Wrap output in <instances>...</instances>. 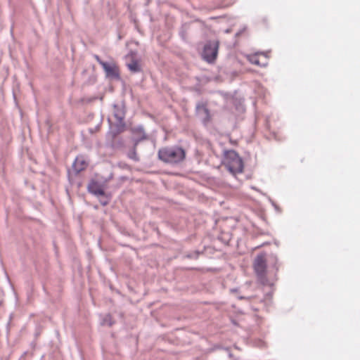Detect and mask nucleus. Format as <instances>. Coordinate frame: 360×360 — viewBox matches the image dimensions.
I'll use <instances>...</instances> for the list:
<instances>
[{
    "label": "nucleus",
    "instance_id": "39448f33",
    "mask_svg": "<svg viewBox=\"0 0 360 360\" xmlns=\"http://www.w3.org/2000/svg\"><path fill=\"white\" fill-rule=\"evenodd\" d=\"M218 48V41H209L204 46L202 53V58L209 63L213 62L217 58Z\"/></svg>",
    "mask_w": 360,
    "mask_h": 360
},
{
    "label": "nucleus",
    "instance_id": "ddd939ff",
    "mask_svg": "<svg viewBox=\"0 0 360 360\" xmlns=\"http://www.w3.org/2000/svg\"><path fill=\"white\" fill-rule=\"evenodd\" d=\"M100 197L101 198L99 199V202L103 206L107 205L111 199V195L106 193H105L104 195H100Z\"/></svg>",
    "mask_w": 360,
    "mask_h": 360
},
{
    "label": "nucleus",
    "instance_id": "0eeeda50",
    "mask_svg": "<svg viewBox=\"0 0 360 360\" xmlns=\"http://www.w3.org/2000/svg\"><path fill=\"white\" fill-rule=\"evenodd\" d=\"M87 190L89 193L96 197L105 195L103 186L95 180H91L89 183Z\"/></svg>",
    "mask_w": 360,
    "mask_h": 360
},
{
    "label": "nucleus",
    "instance_id": "1a4fd4ad",
    "mask_svg": "<svg viewBox=\"0 0 360 360\" xmlns=\"http://www.w3.org/2000/svg\"><path fill=\"white\" fill-rule=\"evenodd\" d=\"M86 166L87 162L82 157H77L72 165L73 169L77 174L84 170Z\"/></svg>",
    "mask_w": 360,
    "mask_h": 360
},
{
    "label": "nucleus",
    "instance_id": "dca6fc26",
    "mask_svg": "<svg viewBox=\"0 0 360 360\" xmlns=\"http://www.w3.org/2000/svg\"><path fill=\"white\" fill-rule=\"evenodd\" d=\"M94 58L99 63V65L102 67V64H105L106 62L102 60L101 58L98 55H94Z\"/></svg>",
    "mask_w": 360,
    "mask_h": 360
},
{
    "label": "nucleus",
    "instance_id": "423d86ee",
    "mask_svg": "<svg viewBox=\"0 0 360 360\" xmlns=\"http://www.w3.org/2000/svg\"><path fill=\"white\" fill-rule=\"evenodd\" d=\"M102 68L108 78L120 79V71L117 64L114 62L102 64Z\"/></svg>",
    "mask_w": 360,
    "mask_h": 360
},
{
    "label": "nucleus",
    "instance_id": "7ed1b4c3",
    "mask_svg": "<svg viewBox=\"0 0 360 360\" xmlns=\"http://www.w3.org/2000/svg\"><path fill=\"white\" fill-rule=\"evenodd\" d=\"M253 266L258 281L262 285H271L266 278V261L264 255H258L255 257Z\"/></svg>",
    "mask_w": 360,
    "mask_h": 360
},
{
    "label": "nucleus",
    "instance_id": "20e7f679",
    "mask_svg": "<svg viewBox=\"0 0 360 360\" xmlns=\"http://www.w3.org/2000/svg\"><path fill=\"white\" fill-rule=\"evenodd\" d=\"M114 108V117L116 120V122L114 124L113 127L115 128L114 135H117L121 132H122L125 129V110L122 104H115L113 105Z\"/></svg>",
    "mask_w": 360,
    "mask_h": 360
},
{
    "label": "nucleus",
    "instance_id": "2eb2a0df",
    "mask_svg": "<svg viewBox=\"0 0 360 360\" xmlns=\"http://www.w3.org/2000/svg\"><path fill=\"white\" fill-rule=\"evenodd\" d=\"M101 324L111 326L113 324V322L112 321L111 316L110 314L105 315L101 321Z\"/></svg>",
    "mask_w": 360,
    "mask_h": 360
},
{
    "label": "nucleus",
    "instance_id": "4468645a",
    "mask_svg": "<svg viewBox=\"0 0 360 360\" xmlns=\"http://www.w3.org/2000/svg\"><path fill=\"white\" fill-rule=\"evenodd\" d=\"M250 61L251 63L259 65V66H265L266 63H261L258 58V53L255 56H252L250 58Z\"/></svg>",
    "mask_w": 360,
    "mask_h": 360
},
{
    "label": "nucleus",
    "instance_id": "9b49d317",
    "mask_svg": "<svg viewBox=\"0 0 360 360\" xmlns=\"http://www.w3.org/2000/svg\"><path fill=\"white\" fill-rule=\"evenodd\" d=\"M127 67L132 72H139L141 71V68L137 60H132L131 63L127 64Z\"/></svg>",
    "mask_w": 360,
    "mask_h": 360
},
{
    "label": "nucleus",
    "instance_id": "f03ea898",
    "mask_svg": "<svg viewBox=\"0 0 360 360\" xmlns=\"http://www.w3.org/2000/svg\"><path fill=\"white\" fill-rule=\"evenodd\" d=\"M224 166L233 175L242 173L243 171V160L234 150H229L226 153Z\"/></svg>",
    "mask_w": 360,
    "mask_h": 360
},
{
    "label": "nucleus",
    "instance_id": "f257e3e1",
    "mask_svg": "<svg viewBox=\"0 0 360 360\" xmlns=\"http://www.w3.org/2000/svg\"><path fill=\"white\" fill-rule=\"evenodd\" d=\"M185 156L184 150L180 147H167L158 151V157L161 160L172 164L180 162Z\"/></svg>",
    "mask_w": 360,
    "mask_h": 360
},
{
    "label": "nucleus",
    "instance_id": "9d476101",
    "mask_svg": "<svg viewBox=\"0 0 360 360\" xmlns=\"http://www.w3.org/2000/svg\"><path fill=\"white\" fill-rule=\"evenodd\" d=\"M197 111L199 115H204V117H203L204 123H206L210 120L209 110L204 105L198 104L197 105Z\"/></svg>",
    "mask_w": 360,
    "mask_h": 360
},
{
    "label": "nucleus",
    "instance_id": "6e6552de",
    "mask_svg": "<svg viewBox=\"0 0 360 360\" xmlns=\"http://www.w3.org/2000/svg\"><path fill=\"white\" fill-rule=\"evenodd\" d=\"M131 131L133 134L136 136V137L134 138L135 146H136L140 141L145 140L147 138L143 128L141 126L132 128Z\"/></svg>",
    "mask_w": 360,
    "mask_h": 360
},
{
    "label": "nucleus",
    "instance_id": "f3484780",
    "mask_svg": "<svg viewBox=\"0 0 360 360\" xmlns=\"http://www.w3.org/2000/svg\"><path fill=\"white\" fill-rule=\"evenodd\" d=\"M239 299L242 300V299H246V297H238ZM250 297H247V300H249Z\"/></svg>",
    "mask_w": 360,
    "mask_h": 360
},
{
    "label": "nucleus",
    "instance_id": "f8f14e48",
    "mask_svg": "<svg viewBox=\"0 0 360 360\" xmlns=\"http://www.w3.org/2000/svg\"><path fill=\"white\" fill-rule=\"evenodd\" d=\"M136 147L134 144L133 148L128 152L127 156L134 161L138 162L139 161V158L137 155Z\"/></svg>",
    "mask_w": 360,
    "mask_h": 360
}]
</instances>
